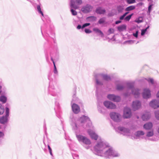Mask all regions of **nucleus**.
<instances>
[{
  "label": "nucleus",
  "mask_w": 159,
  "mask_h": 159,
  "mask_svg": "<svg viewBox=\"0 0 159 159\" xmlns=\"http://www.w3.org/2000/svg\"><path fill=\"white\" fill-rule=\"evenodd\" d=\"M89 122V127H91L92 123L90 119L87 116H82L79 119L77 120L76 122H72L71 124L72 128L74 130L76 138L78 141L80 143H82L86 145H90L91 142L89 139L86 137L82 135L79 134L80 130L82 128L87 129V126L85 125L86 122Z\"/></svg>",
  "instance_id": "obj_1"
},
{
  "label": "nucleus",
  "mask_w": 159,
  "mask_h": 159,
  "mask_svg": "<svg viewBox=\"0 0 159 159\" xmlns=\"http://www.w3.org/2000/svg\"><path fill=\"white\" fill-rule=\"evenodd\" d=\"M93 152L98 156L108 158L119 157L120 156L119 153L112 148H109L108 145L102 140L98 141L94 146Z\"/></svg>",
  "instance_id": "obj_2"
},
{
  "label": "nucleus",
  "mask_w": 159,
  "mask_h": 159,
  "mask_svg": "<svg viewBox=\"0 0 159 159\" xmlns=\"http://www.w3.org/2000/svg\"><path fill=\"white\" fill-rule=\"evenodd\" d=\"M127 91L124 94L125 97L129 96L131 93L133 94L136 98H138L140 95V90L134 88V85L133 83H129L126 84Z\"/></svg>",
  "instance_id": "obj_3"
},
{
  "label": "nucleus",
  "mask_w": 159,
  "mask_h": 159,
  "mask_svg": "<svg viewBox=\"0 0 159 159\" xmlns=\"http://www.w3.org/2000/svg\"><path fill=\"white\" fill-rule=\"evenodd\" d=\"M48 92L52 96H58L60 94L61 90L57 87L55 82L51 81L49 83Z\"/></svg>",
  "instance_id": "obj_4"
},
{
  "label": "nucleus",
  "mask_w": 159,
  "mask_h": 159,
  "mask_svg": "<svg viewBox=\"0 0 159 159\" xmlns=\"http://www.w3.org/2000/svg\"><path fill=\"white\" fill-rule=\"evenodd\" d=\"M89 122L88 121L86 122V124L85 125L87 126V128H92V129H88L87 131L88 134L92 139L95 140H97L98 138V135L95 133V130L94 129L92 125L91 127H89Z\"/></svg>",
  "instance_id": "obj_5"
},
{
  "label": "nucleus",
  "mask_w": 159,
  "mask_h": 159,
  "mask_svg": "<svg viewBox=\"0 0 159 159\" xmlns=\"http://www.w3.org/2000/svg\"><path fill=\"white\" fill-rule=\"evenodd\" d=\"M0 91L1 92V95L0 97V101L3 103H5L7 100V98L6 96L7 91L6 88L2 85H0Z\"/></svg>",
  "instance_id": "obj_6"
},
{
  "label": "nucleus",
  "mask_w": 159,
  "mask_h": 159,
  "mask_svg": "<svg viewBox=\"0 0 159 159\" xmlns=\"http://www.w3.org/2000/svg\"><path fill=\"white\" fill-rule=\"evenodd\" d=\"M154 133L153 130L148 131L146 133V137L145 139L147 140H149L151 141H158L159 139L155 136H153Z\"/></svg>",
  "instance_id": "obj_7"
},
{
  "label": "nucleus",
  "mask_w": 159,
  "mask_h": 159,
  "mask_svg": "<svg viewBox=\"0 0 159 159\" xmlns=\"http://www.w3.org/2000/svg\"><path fill=\"white\" fill-rule=\"evenodd\" d=\"M82 3V0H71L70 6L71 8L76 9L78 8L79 6Z\"/></svg>",
  "instance_id": "obj_8"
},
{
  "label": "nucleus",
  "mask_w": 159,
  "mask_h": 159,
  "mask_svg": "<svg viewBox=\"0 0 159 159\" xmlns=\"http://www.w3.org/2000/svg\"><path fill=\"white\" fill-rule=\"evenodd\" d=\"M110 117L113 121L116 122H120L121 118L120 114L115 112H111L110 114Z\"/></svg>",
  "instance_id": "obj_9"
},
{
  "label": "nucleus",
  "mask_w": 159,
  "mask_h": 159,
  "mask_svg": "<svg viewBox=\"0 0 159 159\" xmlns=\"http://www.w3.org/2000/svg\"><path fill=\"white\" fill-rule=\"evenodd\" d=\"M117 129L120 133L124 135L129 136L131 135L130 130L128 129L119 126L118 127Z\"/></svg>",
  "instance_id": "obj_10"
},
{
  "label": "nucleus",
  "mask_w": 159,
  "mask_h": 159,
  "mask_svg": "<svg viewBox=\"0 0 159 159\" xmlns=\"http://www.w3.org/2000/svg\"><path fill=\"white\" fill-rule=\"evenodd\" d=\"M9 109L8 107L6 108V115L3 116L0 119V122L1 123L4 124L7 122L8 121L9 116Z\"/></svg>",
  "instance_id": "obj_11"
},
{
  "label": "nucleus",
  "mask_w": 159,
  "mask_h": 159,
  "mask_svg": "<svg viewBox=\"0 0 159 159\" xmlns=\"http://www.w3.org/2000/svg\"><path fill=\"white\" fill-rule=\"evenodd\" d=\"M143 98L144 99L149 98L151 96V91L148 88H145L143 89L142 93Z\"/></svg>",
  "instance_id": "obj_12"
},
{
  "label": "nucleus",
  "mask_w": 159,
  "mask_h": 159,
  "mask_svg": "<svg viewBox=\"0 0 159 159\" xmlns=\"http://www.w3.org/2000/svg\"><path fill=\"white\" fill-rule=\"evenodd\" d=\"M131 115V109L128 107H125L124 110L123 117L125 118H129Z\"/></svg>",
  "instance_id": "obj_13"
},
{
  "label": "nucleus",
  "mask_w": 159,
  "mask_h": 159,
  "mask_svg": "<svg viewBox=\"0 0 159 159\" xmlns=\"http://www.w3.org/2000/svg\"><path fill=\"white\" fill-rule=\"evenodd\" d=\"M93 9V7L89 4L83 6L81 8V11L84 13H88L91 11Z\"/></svg>",
  "instance_id": "obj_14"
},
{
  "label": "nucleus",
  "mask_w": 159,
  "mask_h": 159,
  "mask_svg": "<svg viewBox=\"0 0 159 159\" xmlns=\"http://www.w3.org/2000/svg\"><path fill=\"white\" fill-rule=\"evenodd\" d=\"M104 106L109 109H113L116 108V105L109 101H106L103 102Z\"/></svg>",
  "instance_id": "obj_15"
},
{
  "label": "nucleus",
  "mask_w": 159,
  "mask_h": 159,
  "mask_svg": "<svg viewBox=\"0 0 159 159\" xmlns=\"http://www.w3.org/2000/svg\"><path fill=\"white\" fill-rule=\"evenodd\" d=\"M71 105L72 111L74 113L77 114L80 111V107L77 104L75 103H71Z\"/></svg>",
  "instance_id": "obj_16"
},
{
  "label": "nucleus",
  "mask_w": 159,
  "mask_h": 159,
  "mask_svg": "<svg viewBox=\"0 0 159 159\" xmlns=\"http://www.w3.org/2000/svg\"><path fill=\"white\" fill-rule=\"evenodd\" d=\"M141 107V103L139 101H134L132 103V107L134 111L138 110Z\"/></svg>",
  "instance_id": "obj_17"
},
{
  "label": "nucleus",
  "mask_w": 159,
  "mask_h": 159,
  "mask_svg": "<svg viewBox=\"0 0 159 159\" xmlns=\"http://www.w3.org/2000/svg\"><path fill=\"white\" fill-rule=\"evenodd\" d=\"M150 106L154 108H157L159 107V101L155 99L152 100L149 103Z\"/></svg>",
  "instance_id": "obj_18"
},
{
  "label": "nucleus",
  "mask_w": 159,
  "mask_h": 159,
  "mask_svg": "<svg viewBox=\"0 0 159 159\" xmlns=\"http://www.w3.org/2000/svg\"><path fill=\"white\" fill-rule=\"evenodd\" d=\"M37 9L38 10V12H39V13L41 14V15H42V17H41V18L42 20L43 21H44L45 19V18L46 20L49 19V18L48 17V16H46V15H45V16L44 15L43 12L41 10V9L40 7V5H37Z\"/></svg>",
  "instance_id": "obj_19"
},
{
  "label": "nucleus",
  "mask_w": 159,
  "mask_h": 159,
  "mask_svg": "<svg viewBox=\"0 0 159 159\" xmlns=\"http://www.w3.org/2000/svg\"><path fill=\"white\" fill-rule=\"evenodd\" d=\"M144 134V132L143 131H138L135 134V135L137 138L145 139V137L143 136Z\"/></svg>",
  "instance_id": "obj_20"
},
{
  "label": "nucleus",
  "mask_w": 159,
  "mask_h": 159,
  "mask_svg": "<svg viewBox=\"0 0 159 159\" xmlns=\"http://www.w3.org/2000/svg\"><path fill=\"white\" fill-rule=\"evenodd\" d=\"M152 127L153 124L151 122L146 123L143 126V128L147 130L151 129Z\"/></svg>",
  "instance_id": "obj_21"
},
{
  "label": "nucleus",
  "mask_w": 159,
  "mask_h": 159,
  "mask_svg": "<svg viewBox=\"0 0 159 159\" xmlns=\"http://www.w3.org/2000/svg\"><path fill=\"white\" fill-rule=\"evenodd\" d=\"M97 76L99 77H102L104 80L106 81H108L111 80V78L109 76L106 75H104L103 74H98Z\"/></svg>",
  "instance_id": "obj_22"
},
{
  "label": "nucleus",
  "mask_w": 159,
  "mask_h": 159,
  "mask_svg": "<svg viewBox=\"0 0 159 159\" xmlns=\"http://www.w3.org/2000/svg\"><path fill=\"white\" fill-rule=\"evenodd\" d=\"M95 12L98 14H104L106 12V10L104 9H102V7H99L97 8Z\"/></svg>",
  "instance_id": "obj_23"
},
{
  "label": "nucleus",
  "mask_w": 159,
  "mask_h": 159,
  "mask_svg": "<svg viewBox=\"0 0 159 159\" xmlns=\"http://www.w3.org/2000/svg\"><path fill=\"white\" fill-rule=\"evenodd\" d=\"M96 88L98 86H101L103 84V81L99 80L97 77H96Z\"/></svg>",
  "instance_id": "obj_24"
},
{
  "label": "nucleus",
  "mask_w": 159,
  "mask_h": 159,
  "mask_svg": "<svg viewBox=\"0 0 159 159\" xmlns=\"http://www.w3.org/2000/svg\"><path fill=\"white\" fill-rule=\"evenodd\" d=\"M151 116L149 114H143L142 116V119L144 121L147 120L150 118Z\"/></svg>",
  "instance_id": "obj_25"
},
{
  "label": "nucleus",
  "mask_w": 159,
  "mask_h": 159,
  "mask_svg": "<svg viewBox=\"0 0 159 159\" xmlns=\"http://www.w3.org/2000/svg\"><path fill=\"white\" fill-rule=\"evenodd\" d=\"M125 88V86L121 84H116V89L119 91L122 90Z\"/></svg>",
  "instance_id": "obj_26"
},
{
  "label": "nucleus",
  "mask_w": 159,
  "mask_h": 159,
  "mask_svg": "<svg viewBox=\"0 0 159 159\" xmlns=\"http://www.w3.org/2000/svg\"><path fill=\"white\" fill-rule=\"evenodd\" d=\"M126 28V26L124 25H121L117 27V29L120 32H121L125 30Z\"/></svg>",
  "instance_id": "obj_27"
},
{
  "label": "nucleus",
  "mask_w": 159,
  "mask_h": 159,
  "mask_svg": "<svg viewBox=\"0 0 159 159\" xmlns=\"http://www.w3.org/2000/svg\"><path fill=\"white\" fill-rule=\"evenodd\" d=\"M121 99L120 96L117 95H114V97L113 101L114 102H119Z\"/></svg>",
  "instance_id": "obj_28"
},
{
  "label": "nucleus",
  "mask_w": 159,
  "mask_h": 159,
  "mask_svg": "<svg viewBox=\"0 0 159 159\" xmlns=\"http://www.w3.org/2000/svg\"><path fill=\"white\" fill-rule=\"evenodd\" d=\"M135 8V7L134 6H129L125 9V11H129L133 10H134Z\"/></svg>",
  "instance_id": "obj_29"
},
{
  "label": "nucleus",
  "mask_w": 159,
  "mask_h": 159,
  "mask_svg": "<svg viewBox=\"0 0 159 159\" xmlns=\"http://www.w3.org/2000/svg\"><path fill=\"white\" fill-rule=\"evenodd\" d=\"M87 19L90 21H93L96 20V17L94 16H90L87 17Z\"/></svg>",
  "instance_id": "obj_30"
},
{
  "label": "nucleus",
  "mask_w": 159,
  "mask_h": 159,
  "mask_svg": "<svg viewBox=\"0 0 159 159\" xmlns=\"http://www.w3.org/2000/svg\"><path fill=\"white\" fill-rule=\"evenodd\" d=\"M93 31L95 32L96 33H98L99 34H100L102 35H103V34L102 32L98 29L97 28H94L93 29Z\"/></svg>",
  "instance_id": "obj_31"
},
{
  "label": "nucleus",
  "mask_w": 159,
  "mask_h": 159,
  "mask_svg": "<svg viewBox=\"0 0 159 159\" xmlns=\"http://www.w3.org/2000/svg\"><path fill=\"white\" fill-rule=\"evenodd\" d=\"M114 95L113 94H108L107 96V98L109 100L113 101Z\"/></svg>",
  "instance_id": "obj_32"
},
{
  "label": "nucleus",
  "mask_w": 159,
  "mask_h": 159,
  "mask_svg": "<svg viewBox=\"0 0 159 159\" xmlns=\"http://www.w3.org/2000/svg\"><path fill=\"white\" fill-rule=\"evenodd\" d=\"M53 65H54L53 72L55 74V76H56L58 75V71L57 69L56 66L55 65L54 62H53Z\"/></svg>",
  "instance_id": "obj_33"
},
{
  "label": "nucleus",
  "mask_w": 159,
  "mask_h": 159,
  "mask_svg": "<svg viewBox=\"0 0 159 159\" xmlns=\"http://www.w3.org/2000/svg\"><path fill=\"white\" fill-rule=\"evenodd\" d=\"M117 10L119 13L122 12L123 10V6L121 5L118 6Z\"/></svg>",
  "instance_id": "obj_34"
},
{
  "label": "nucleus",
  "mask_w": 159,
  "mask_h": 159,
  "mask_svg": "<svg viewBox=\"0 0 159 159\" xmlns=\"http://www.w3.org/2000/svg\"><path fill=\"white\" fill-rule=\"evenodd\" d=\"M4 110L2 104L0 103V115H2L4 113Z\"/></svg>",
  "instance_id": "obj_35"
},
{
  "label": "nucleus",
  "mask_w": 159,
  "mask_h": 159,
  "mask_svg": "<svg viewBox=\"0 0 159 159\" xmlns=\"http://www.w3.org/2000/svg\"><path fill=\"white\" fill-rule=\"evenodd\" d=\"M106 20L105 17H103L100 19L98 21V23L101 24L104 23Z\"/></svg>",
  "instance_id": "obj_36"
},
{
  "label": "nucleus",
  "mask_w": 159,
  "mask_h": 159,
  "mask_svg": "<svg viewBox=\"0 0 159 159\" xmlns=\"http://www.w3.org/2000/svg\"><path fill=\"white\" fill-rule=\"evenodd\" d=\"M133 15V13H132L130 15H128V16H126L125 18V20L126 21H129L130 19H131L132 16Z\"/></svg>",
  "instance_id": "obj_37"
},
{
  "label": "nucleus",
  "mask_w": 159,
  "mask_h": 159,
  "mask_svg": "<svg viewBox=\"0 0 159 159\" xmlns=\"http://www.w3.org/2000/svg\"><path fill=\"white\" fill-rule=\"evenodd\" d=\"M70 9V11L71 13V14L73 16H76L77 15V12L74 10L73 8L71 7Z\"/></svg>",
  "instance_id": "obj_38"
},
{
  "label": "nucleus",
  "mask_w": 159,
  "mask_h": 159,
  "mask_svg": "<svg viewBox=\"0 0 159 159\" xmlns=\"http://www.w3.org/2000/svg\"><path fill=\"white\" fill-rule=\"evenodd\" d=\"M153 6V4L152 3H151L150 2L149 3V6L148 7V12L150 13L152 10V7Z\"/></svg>",
  "instance_id": "obj_39"
},
{
  "label": "nucleus",
  "mask_w": 159,
  "mask_h": 159,
  "mask_svg": "<svg viewBox=\"0 0 159 159\" xmlns=\"http://www.w3.org/2000/svg\"><path fill=\"white\" fill-rule=\"evenodd\" d=\"M145 79L146 80H147L148 82H150V83H151V84H154V82L153 80L152 79L150 78H148V79H147L145 78Z\"/></svg>",
  "instance_id": "obj_40"
},
{
  "label": "nucleus",
  "mask_w": 159,
  "mask_h": 159,
  "mask_svg": "<svg viewBox=\"0 0 159 159\" xmlns=\"http://www.w3.org/2000/svg\"><path fill=\"white\" fill-rule=\"evenodd\" d=\"M155 114L156 118L159 120V111H156L155 112Z\"/></svg>",
  "instance_id": "obj_41"
},
{
  "label": "nucleus",
  "mask_w": 159,
  "mask_h": 159,
  "mask_svg": "<svg viewBox=\"0 0 159 159\" xmlns=\"http://www.w3.org/2000/svg\"><path fill=\"white\" fill-rule=\"evenodd\" d=\"M126 2L129 4H132L135 2V0H126Z\"/></svg>",
  "instance_id": "obj_42"
},
{
  "label": "nucleus",
  "mask_w": 159,
  "mask_h": 159,
  "mask_svg": "<svg viewBox=\"0 0 159 159\" xmlns=\"http://www.w3.org/2000/svg\"><path fill=\"white\" fill-rule=\"evenodd\" d=\"M108 33H109V34H112V33H114V30L113 29L110 28L108 30Z\"/></svg>",
  "instance_id": "obj_43"
},
{
  "label": "nucleus",
  "mask_w": 159,
  "mask_h": 159,
  "mask_svg": "<svg viewBox=\"0 0 159 159\" xmlns=\"http://www.w3.org/2000/svg\"><path fill=\"white\" fill-rule=\"evenodd\" d=\"M90 25V24L89 23H86L84 24L82 26V29L84 28L87 26H89Z\"/></svg>",
  "instance_id": "obj_44"
},
{
  "label": "nucleus",
  "mask_w": 159,
  "mask_h": 159,
  "mask_svg": "<svg viewBox=\"0 0 159 159\" xmlns=\"http://www.w3.org/2000/svg\"><path fill=\"white\" fill-rule=\"evenodd\" d=\"M146 29H143L141 30V35L143 36L146 32Z\"/></svg>",
  "instance_id": "obj_45"
},
{
  "label": "nucleus",
  "mask_w": 159,
  "mask_h": 159,
  "mask_svg": "<svg viewBox=\"0 0 159 159\" xmlns=\"http://www.w3.org/2000/svg\"><path fill=\"white\" fill-rule=\"evenodd\" d=\"M139 31L138 30L136 31L135 33H133V35L135 37L137 38L138 36Z\"/></svg>",
  "instance_id": "obj_46"
},
{
  "label": "nucleus",
  "mask_w": 159,
  "mask_h": 159,
  "mask_svg": "<svg viewBox=\"0 0 159 159\" xmlns=\"http://www.w3.org/2000/svg\"><path fill=\"white\" fill-rule=\"evenodd\" d=\"M134 41L132 40H129L125 42V43H127L128 44H131L134 43Z\"/></svg>",
  "instance_id": "obj_47"
},
{
  "label": "nucleus",
  "mask_w": 159,
  "mask_h": 159,
  "mask_svg": "<svg viewBox=\"0 0 159 159\" xmlns=\"http://www.w3.org/2000/svg\"><path fill=\"white\" fill-rule=\"evenodd\" d=\"M85 32L87 34H89L91 33L92 31L89 29H86L84 30Z\"/></svg>",
  "instance_id": "obj_48"
},
{
  "label": "nucleus",
  "mask_w": 159,
  "mask_h": 159,
  "mask_svg": "<svg viewBox=\"0 0 159 159\" xmlns=\"http://www.w3.org/2000/svg\"><path fill=\"white\" fill-rule=\"evenodd\" d=\"M114 15V14L113 13V12H111L109 13L108 14V16H109V17L112 16H113Z\"/></svg>",
  "instance_id": "obj_49"
},
{
  "label": "nucleus",
  "mask_w": 159,
  "mask_h": 159,
  "mask_svg": "<svg viewBox=\"0 0 159 159\" xmlns=\"http://www.w3.org/2000/svg\"><path fill=\"white\" fill-rule=\"evenodd\" d=\"M51 73H49L48 75V79L49 80H51L52 79L51 77Z\"/></svg>",
  "instance_id": "obj_50"
},
{
  "label": "nucleus",
  "mask_w": 159,
  "mask_h": 159,
  "mask_svg": "<svg viewBox=\"0 0 159 159\" xmlns=\"http://www.w3.org/2000/svg\"><path fill=\"white\" fill-rule=\"evenodd\" d=\"M4 136V134L3 132H0V137H2Z\"/></svg>",
  "instance_id": "obj_51"
},
{
  "label": "nucleus",
  "mask_w": 159,
  "mask_h": 159,
  "mask_svg": "<svg viewBox=\"0 0 159 159\" xmlns=\"http://www.w3.org/2000/svg\"><path fill=\"white\" fill-rule=\"evenodd\" d=\"M77 29L78 30L82 29V26L80 25H78L77 27Z\"/></svg>",
  "instance_id": "obj_52"
},
{
  "label": "nucleus",
  "mask_w": 159,
  "mask_h": 159,
  "mask_svg": "<svg viewBox=\"0 0 159 159\" xmlns=\"http://www.w3.org/2000/svg\"><path fill=\"white\" fill-rule=\"evenodd\" d=\"M125 17L124 15H123L120 17V19L121 20H123L124 19Z\"/></svg>",
  "instance_id": "obj_53"
},
{
  "label": "nucleus",
  "mask_w": 159,
  "mask_h": 159,
  "mask_svg": "<svg viewBox=\"0 0 159 159\" xmlns=\"http://www.w3.org/2000/svg\"><path fill=\"white\" fill-rule=\"evenodd\" d=\"M75 95L74 94L73 95V98L72 100V102H71V103H72V102L74 101H75ZM75 101H76V100H75Z\"/></svg>",
  "instance_id": "obj_54"
},
{
  "label": "nucleus",
  "mask_w": 159,
  "mask_h": 159,
  "mask_svg": "<svg viewBox=\"0 0 159 159\" xmlns=\"http://www.w3.org/2000/svg\"><path fill=\"white\" fill-rule=\"evenodd\" d=\"M121 21L120 20H117L115 22V24H119L121 22Z\"/></svg>",
  "instance_id": "obj_55"
},
{
  "label": "nucleus",
  "mask_w": 159,
  "mask_h": 159,
  "mask_svg": "<svg viewBox=\"0 0 159 159\" xmlns=\"http://www.w3.org/2000/svg\"><path fill=\"white\" fill-rule=\"evenodd\" d=\"M49 152L51 155L52 156H53V154H52V150H49Z\"/></svg>",
  "instance_id": "obj_56"
},
{
  "label": "nucleus",
  "mask_w": 159,
  "mask_h": 159,
  "mask_svg": "<svg viewBox=\"0 0 159 159\" xmlns=\"http://www.w3.org/2000/svg\"><path fill=\"white\" fill-rule=\"evenodd\" d=\"M157 98H159V91L158 92L157 95H156Z\"/></svg>",
  "instance_id": "obj_57"
},
{
  "label": "nucleus",
  "mask_w": 159,
  "mask_h": 159,
  "mask_svg": "<svg viewBox=\"0 0 159 159\" xmlns=\"http://www.w3.org/2000/svg\"><path fill=\"white\" fill-rule=\"evenodd\" d=\"M48 148L49 151L52 150L51 148V147H50V146H49V145H48Z\"/></svg>",
  "instance_id": "obj_58"
},
{
  "label": "nucleus",
  "mask_w": 159,
  "mask_h": 159,
  "mask_svg": "<svg viewBox=\"0 0 159 159\" xmlns=\"http://www.w3.org/2000/svg\"><path fill=\"white\" fill-rule=\"evenodd\" d=\"M129 13V12H126L123 15H124V16H125L127 15L128 14V13Z\"/></svg>",
  "instance_id": "obj_59"
},
{
  "label": "nucleus",
  "mask_w": 159,
  "mask_h": 159,
  "mask_svg": "<svg viewBox=\"0 0 159 159\" xmlns=\"http://www.w3.org/2000/svg\"><path fill=\"white\" fill-rule=\"evenodd\" d=\"M98 110H99V111H100V112H102V111L101 110H100V107L99 106H98Z\"/></svg>",
  "instance_id": "obj_60"
},
{
  "label": "nucleus",
  "mask_w": 159,
  "mask_h": 159,
  "mask_svg": "<svg viewBox=\"0 0 159 159\" xmlns=\"http://www.w3.org/2000/svg\"><path fill=\"white\" fill-rule=\"evenodd\" d=\"M148 2H149V3L150 2L151 3H152V0H148Z\"/></svg>",
  "instance_id": "obj_61"
},
{
  "label": "nucleus",
  "mask_w": 159,
  "mask_h": 159,
  "mask_svg": "<svg viewBox=\"0 0 159 159\" xmlns=\"http://www.w3.org/2000/svg\"><path fill=\"white\" fill-rule=\"evenodd\" d=\"M157 132L159 134V125L158 126V127Z\"/></svg>",
  "instance_id": "obj_62"
},
{
  "label": "nucleus",
  "mask_w": 159,
  "mask_h": 159,
  "mask_svg": "<svg viewBox=\"0 0 159 159\" xmlns=\"http://www.w3.org/2000/svg\"><path fill=\"white\" fill-rule=\"evenodd\" d=\"M143 4V3L142 2L139 3V5L140 6H142Z\"/></svg>",
  "instance_id": "obj_63"
},
{
  "label": "nucleus",
  "mask_w": 159,
  "mask_h": 159,
  "mask_svg": "<svg viewBox=\"0 0 159 159\" xmlns=\"http://www.w3.org/2000/svg\"><path fill=\"white\" fill-rule=\"evenodd\" d=\"M149 27V26H148L145 29H146V31H147V29H148Z\"/></svg>",
  "instance_id": "obj_64"
}]
</instances>
